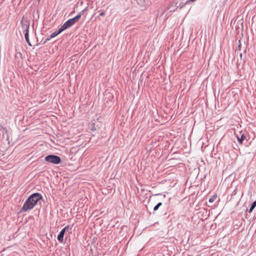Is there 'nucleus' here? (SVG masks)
Returning <instances> with one entry per match:
<instances>
[{
	"label": "nucleus",
	"instance_id": "f257e3e1",
	"mask_svg": "<svg viewBox=\"0 0 256 256\" xmlns=\"http://www.w3.org/2000/svg\"><path fill=\"white\" fill-rule=\"evenodd\" d=\"M42 198V195L39 193H34L32 194L24 202L22 210L26 212L32 209L37 202Z\"/></svg>",
	"mask_w": 256,
	"mask_h": 256
},
{
	"label": "nucleus",
	"instance_id": "f03ea898",
	"mask_svg": "<svg viewBox=\"0 0 256 256\" xmlns=\"http://www.w3.org/2000/svg\"><path fill=\"white\" fill-rule=\"evenodd\" d=\"M78 20L79 16H76L74 18L68 20L60 28V32H62V31L69 28L74 25L75 22L78 21Z\"/></svg>",
	"mask_w": 256,
	"mask_h": 256
},
{
	"label": "nucleus",
	"instance_id": "7ed1b4c3",
	"mask_svg": "<svg viewBox=\"0 0 256 256\" xmlns=\"http://www.w3.org/2000/svg\"><path fill=\"white\" fill-rule=\"evenodd\" d=\"M46 160L47 162H50L54 164H58L60 162V158L55 155H49L46 157Z\"/></svg>",
	"mask_w": 256,
	"mask_h": 256
},
{
	"label": "nucleus",
	"instance_id": "20e7f679",
	"mask_svg": "<svg viewBox=\"0 0 256 256\" xmlns=\"http://www.w3.org/2000/svg\"><path fill=\"white\" fill-rule=\"evenodd\" d=\"M22 28L24 34L29 32L30 22L27 20H24V18L21 20Z\"/></svg>",
	"mask_w": 256,
	"mask_h": 256
},
{
	"label": "nucleus",
	"instance_id": "39448f33",
	"mask_svg": "<svg viewBox=\"0 0 256 256\" xmlns=\"http://www.w3.org/2000/svg\"><path fill=\"white\" fill-rule=\"evenodd\" d=\"M68 228V226H66L60 232L58 236V240L59 242H62L64 241V233L66 230Z\"/></svg>",
	"mask_w": 256,
	"mask_h": 256
},
{
	"label": "nucleus",
	"instance_id": "423d86ee",
	"mask_svg": "<svg viewBox=\"0 0 256 256\" xmlns=\"http://www.w3.org/2000/svg\"><path fill=\"white\" fill-rule=\"evenodd\" d=\"M237 138L239 142L242 144L243 142V141L246 140V137L244 134H242L240 138L239 136H237Z\"/></svg>",
	"mask_w": 256,
	"mask_h": 256
},
{
	"label": "nucleus",
	"instance_id": "0eeeda50",
	"mask_svg": "<svg viewBox=\"0 0 256 256\" xmlns=\"http://www.w3.org/2000/svg\"><path fill=\"white\" fill-rule=\"evenodd\" d=\"M88 10V7H86L84 10H83L80 12H79V14L78 15H76V16H79V20H80V18H81L82 16L84 14L85 12H86Z\"/></svg>",
	"mask_w": 256,
	"mask_h": 256
},
{
	"label": "nucleus",
	"instance_id": "6e6552de",
	"mask_svg": "<svg viewBox=\"0 0 256 256\" xmlns=\"http://www.w3.org/2000/svg\"><path fill=\"white\" fill-rule=\"evenodd\" d=\"M90 128L92 131H96V126L95 123L92 122L90 124Z\"/></svg>",
	"mask_w": 256,
	"mask_h": 256
},
{
	"label": "nucleus",
	"instance_id": "1a4fd4ad",
	"mask_svg": "<svg viewBox=\"0 0 256 256\" xmlns=\"http://www.w3.org/2000/svg\"><path fill=\"white\" fill-rule=\"evenodd\" d=\"M26 40L30 46H32V44L30 42L29 39L28 33L24 34Z\"/></svg>",
	"mask_w": 256,
	"mask_h": 256
},
{
	"label": "nucleus",
	"instance_id": "9d476101",
	"mask_svg": "<svg viewBox=\"0 0 256 256\" xmlns=\"http://www.w3.org/2000/svg\"><path fill=\"white\" fill-rule=\"evenodd\" d=\"M217 194H214L211 198L209 199L210 202H213L217 198Z\"/></svg>",
	"mask_w": 256,
	"mask_h": 256
},
{
	"label": "nucleus",
	"instance_id": "9b49d317",
	"mask_svg": "<svg viewBox=\"0 0 256 256\" xmlns=\"http://www.w3.org/2000/svg\"><path fill=\"white\" fill-rule=\"evenodd\" d=\"M256 206V200L252 203L251 207L250 208L249 212H252Z\"/></svg>",
	"mask_w": 256,
	"mask_h": 256
},
{
	"label": "nucleus",
	"instance_id": "f8f14e48",
	"mask_svg": "<svg viewBox=\"0 0 256 256\" xmlns=\"http://www.w3.org/2000/svg\"><path fill=\"white\" fill-rule=\"evenodd\" d=\"M61 32H60V29L58 30V32H53L52 34H51V36L50 37L52 38H54L55 36H56L57 35H58L59 34H60Z\"/></svg>",
	"mask_w": 256,
	"mask_h": 256
},
{
	"label": "nucleus",
	"instance_id": "ddd939ff",
	"mask_svg": "<svg viewBox=\"0 0 256 256\" xmlns=\"http://www.w3.org/2000/svg\"><path fill=\"white\" fill-rule=\"evenodd\" d=\"M162 205V202H159L154 207V211L156 210H158V208L161 206Z\"/></svg>",
	"mask_w": 256,
	"mask_h": 256
},
{
	"label": "nucleus",
	"instance_id": "4468645a",
	"mask_svg": "<svg viewBox=\"0 0 256 256\" xmlns=\"http://www.w3.org/2000/svg\"><path fill=\"white\" fill-rule=\"evenodd\" d=\"M104 14H105V13H104V12H102L100 14V16H104Z\"/></svg>",
	"mask_w": 256,
	"mask_h": 256
}]
</instances>
